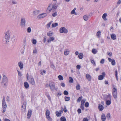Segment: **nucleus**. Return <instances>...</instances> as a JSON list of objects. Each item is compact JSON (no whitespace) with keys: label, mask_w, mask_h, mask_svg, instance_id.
<instances>
[{"label":"nucleus","mask_w":121,"mask_h":121,"mask_svg":"<svg viewBox=\"0 0 121 121\" xmlns=\"http://www.w3.org/2000/svg\"><path fill=\"white\" fill-rule=\"evenodd\" d=\"M76 67L77 69H80L81 68V66L80 65H78Z\"/></svg>","instance_id":"nucleus-64"},{"label":"nucleus","mask_w":121,"mask_h":121,"mask_svg":"<svg viewBox=\"0 0 121 121\" xmlns=\"http://www.w3.org/2000/svg\"><path fill=\"white\" fill-rule=\"evenodd\" d=\"M56 116L57 117H60L61 115V113L58 111H57L56 112Z\"/></svg>","instance_id":"nucleus-26"},{"label":"nucleus","mask_w":121,"mask_h":121,"mask_svg":"<svg viewBox=\"0 0 121 121\" xmlns=\"http://www.w3.org/2000/svg\"><path fill=\"white\" fill-rule=\"evenodd\" d=\"M6 101L8 102H9L10 101L9 97L8 96H7L6 98Z\"/></svg>","instance_id":"nucleus-60"},{"label":"nucleus","mask_w":121,"mask_h":121,"mask_svg":"<svg viewBox=\"0 0 121 121\" xmlns=\"http://www.w3.org/2000/svg\"><path fill=\"white\" fill-rule=\"evenodd\" d=\"M25 46L23 47V49L21 50V52L22 54H23L25 49Z\"/></svg>","instance_id":"nucleus-53"},{"label":"nucleus","mask_w":121,"mask_h":121,"mask_svg":"<svg viewBox=\"0 0 121 121\" xmlns=\"http://www.w3.org/2000/svg\"><path fill=\"white\" fill-rule=\"evenodd\" d=\"M107 54L110 56H111L112 55V53L111 52H107Z\"/></svg>","instance_id":"nucleus-54"},{"label":"nucleus","mask_w":121,"mask_h":121,"mask_svg":"<svg viewBox=\"0 0 121 121\" xmlns=\"http://www.w3.org/2000/svg\"><path fill=\"white\" fill-rule=\"evenodd\" d=\"M86 100L85 99H82V100L81 101V105H84V103H85V101H86Z\"/></svg>","instance_id":"nucleus-40"},{"label":"nucleus","mask_w":121,"mask_h":121,"mask_svg":"<svg viewBox=\"0 0 121 121\" xmlns=\"http://www.w3.org/2000/svg\"><path fill=\"white\" fill-rule=\"evenodd\" d=\"M26 102H24L23 105L22 106V107L25 110L26 108Z\"/></svg>","instance_id":"nucleus-23"},{"label":"nucleus","mask_w":121,"mask_h":121,"mask_svg":"<svg viewBox=\"0 0 121 121\" xmlns=\"http://www.w3.org/2000/svg\"><path fill=\"white\" fill-rule=\"evenodd\" d=\"M111 38L113 40H115L116 39V37L114 34H112L111 35Z\"/></svg>","instance_id":"nucleus-22"},{"label":"nucleus","mask_w":121,"mask_h":121,"mask_svg":"<svg viewBox=\"0 0 121 121\" xmlns=\"http://www.w3.org/2000/svg\"><path fill=\"white\" fill-rule=\"evenodd\" d=\"M63 111L65 112H66L67 111V110L66 109V107L65 106H64V108L63 109Z\"/></svg>","instance_id":"nucleus-56"},{"label":"nucleus","mask_w":121,"mask_h":121,"mask_svg":"<svg viewBox=\"0 0 121 121\" xmlns=\"http://www.w3.org/2000/svg\"><path fill=\"white\" fill-rule=\"evenodd\" d=\"M68 94V92L66 91H65L64 92V94L65 95H67Z\"/></svg>","instance_id":"nucleus-47"},{"label":"nucleus","mask_w":121,"mask_h":121,"mask_svg":"<svg viewBox=\"0 0 121 121\" xmlns=\"http://www.w3.org/2000/svg\"><path fill=\"white\" fill-rule=\"evenodd\" d=\"M46 118L49 121H51L52 120V118L50 117L49 115L50 114V112L48 109L46 110Z\"/></svg>","instance_id":"nucleus-4"},{"label":"nucleus","mask_w":121,"mask_h":121,"mask_svg":"<svg viewBox=\"0 0 121 121\" xmlns=\"http://www.w3.org/2000/svg\"><path fill=\"white\" fill-rule=\"evenodd\" d=\"M91 62L95 66L96 65L95 63L93 60H92L91 61Z\"/></svg>","instance_id":"nucleus-50"},{"label":"nucleus","mask_w":121,"mask_h":121,"mask_svg":"<svg viewBox=\"0 0 121 121\" xmlns=\"http://www.w3.org/2000/svg\"><path fill=\"white\" fill-rule=\"evenodd\" d=\"M2 82L4 83V86H7L8 84V80L6 76L3 75V77L2 79Z\"/></svg>","instance_id":"nucleus-3"},{"label":"nucleus","mask_w":121,"mask_h":121,"mask_svg":"<svg viewBox=\"0 0 121 121\" xmlns=\"http://www.w3.org/2000/svg\"><path fill=\"white\" fill-rule=\"evenodd\" d=\"M10 37V35L9 32L7 31L5 33L4 38L3 39V42L5 43H7V42H9Z\"/></svg>","instance_id":"nucleus-1"},{"label":"nucleus","mask_w":121,"mask_h":121,"mask_svg":"<svg viewBox=\"0 0 121 121\" xmlns=\"http://www.w3.org/2000/svg\"><path fill=\"white\" fill-rule=\"evenodd\" d=\"M60 120L62 121H66L65 117H61L60 118Z\"/></svg>","instance_id":"nucleus-31"},{"label":"nucleus","mask_w":121,"mask_h":121,"mask_svg":"<svg viewBox=\"0 0 121 121\" xmlns=\"http://www.w3.org/2000/svg\"><path fill=\"white\" fill-rule=\"evenodd\" d=\"M107 98V99H108L109 100H111V98L112 96L110 94H108L106 96Z\"/></svg>","instance_id":"nucleus-24"},{"label":"nucleus","mask_w":121,"mask_h":121,"mask_svg":"<svg viewBox=\"0 0 121 121\" xmlns=\"http://www.w3.org/2000/svg\"><path fill=\"white\" fill-rule=\"evenodd\" d=\"M64 98L65 99V101H69L70 99V98L69 97H68L66 96H65Z\"/></svg>","instance_id":"nucleus-35"},{"label":"nucleus","mask_w":121,"mask_h":121,"mask_svg":"<svg viewBox=\"0 0 121 121\" xmlns=\"http://www.w3.org/2000/svg\"><path fill=\"white\" fill-rule=\"evenodd\" d=\"M83 54L82 53H80L78 55V57L80 59H82L83 58Z\"/></svg>","instance_id":"nucleus-25"},{"label":"nucleus","mask_w":121,"mask_h":121,"mask_svg":"<svg viewBox=\"0 0 121 121\" xmlns=\"http://www.w3.org/2000/svg\"><path fill=\"white\" fill-rule=\"evenodd\" d=\"M101 118L102 120L103 121H105L106 119V117L105 115L104 114H102L101 116Z\"/></svg>","instance_id":"nucleus-17"},{"label":"nucleus","mask_w":121,"mask_h":121,"mask_svg":"<svg viewBox=\"0 0 121 121\" xmlns=\"http://www.w3.org/2000/svg\"><path fill=\"white\" fill-rule=\"evenodd\" d=\"M53 33H48L47 34V35L50 37L52 35Z\"/></svg>","instance_id":"nucleus-48"},{"label":"nucleus","mask_w":121,"mask_h":121,"mask_svg":"<svg viewBox=\"0 0 121 121\" xmlns=\"http://www.w3.org/2000/svg\"><path fill=\"white\" fill-rule=\"evenodd\" d=\"M105 72H103L102 73V75H100L98 76V79L99 80H102L105 77Z\"/></svg>","instance_id":"nucleus-9"},{"label":"nucleus","mask_w":121,"mask_h":121,"mask_svg":"<svg viewBox=\"0 0 121 121\" xmlns=\"http://www.w3.org/2000/svg\"><path fill=\"white\" fill-rule=\"evenodd\" d=\"M47 14L46 13H42L39 15L38 17V18L40 19L43 18L46 16Z\"/></svg>","instance_id":"nucleus-12"},{"label":"nucleus","mask_w":121,"mask_h":121,"mask_svg":"<svg viewBox=\"0 0 121 121\" xmlns=\"http://www.w3.org/2000/svg\"><path fill=\"white\" fill-rule=\"evenodd\" d=\"M39 10H36L33 11V14L34 15H37L39 14Z\"/></svg>","instance_id":"nucleus-21"},{"label":"nucleus","mask_w":121,"mask_h":121,"mask_svg":"<svg viewBox=\"0 0 121 121\" xmlns=\"http://www.w3.org/2000/svg\"><path fill=\"white\" fill-rule=\"evenodd\" d=\"M69 52L67 50H66L64 52V54L65 55H68L69 53Z\"/></svg>","instance_id":"nucleus-42"},{"label":"nucleus","mask_w":121,"mask_h":121,"mask_svg":"<svg viewBox=\"0 0 121 121\" xmlns=\"http://www.w3.org/2000/svg\"><path fill=\"white\" fill-rule=\"evenodd\" d=\"M77 111L79 113H81V110L79 108L78 109Z\"/></svg>","instance_id":"nucleus-62"},{"label":"nucleus","mask_w":121,"mask_h":121,"mask_svg":"<svg viewBox=\"0 0 121 121\" xmlns=\"http://www.w3.org/2000/svg\"><path fill=\"white\" fill-rule=\"evenodd\" d=\"M2 105L3 108H6L7 106L5 100V97L3 96L2 101Z\"/></svg>","instance_id":"nucleus-8"},{"label":"nucleus","mask_w":121,"mask_h":121,"mask_svg":"<svg viewBox=\"0 0 121 121\" xmlns=\"http://www.w3.org/2000/svg\"><path fill=\"white\" fill-rule=\"evenodd\" d=\"M26 18L24 17H22L21 18L20 26L22 28H24L26 26Z\"/></svg>","instance_id":"nucleus-2"},{"label":"nucleus","mask_w":121,"mask_h":121,"mask_svg":"<svg viewBox=\"0 0 121 121\" xmlns=\"http://www.w3.org/2000/svg\"><path fill=\"white\" fill-rule=\"evenodd\" d=\"M121 3V0H119L117 3V4L119 5Z\"/></svg>","instance_id":"nucleus-61"},{"label":"nucleus","mask_w":121,"mask_h":121,"mask_svg":"<svg viewBox=\"0 0 121 121\" xmlns=\"http://www.w3.org/2000/svg\"><path fill=\"white\" fill-rule=\"evenodd\" d=\"M115 73L116 77L117 76V70H116L115 72Z\"/></svg>","instance_id":"nucleus-59"},{"label":"nucleus","mask_w":121,"mask_h":121,"mask_svg":"<svg viewBox=\"0 0 121 121\" xmlns=\"http://www.w3.org/2000/svg\"><path fill=\"white\" fill-rule=\"evenodd\" d=\"M51 68L53 69H55V66L53 64H52L51 65Z\"/></svg>","instance_id":"nucleus-58"},{"label":"nucleus","mask_w":121,"mask_h":121,"mask_svg":"<svg viewBox=\"0 0 121 121\" xmlns=\"http://www.w3.org/2000/svg\"><path fill=\"white\" fill-rule=\"evenodd\" d=\"M58 26V23H53L52 24V27H55Z\"/></svg>","instance_id":"nucleus-32"},{"label":"nucleus","mask_w":121,"mask_h":121,"mask_svg":"<svg viewBox=\"0 0 121 121\" xmlns=\"http://www.w3.org/2000/svg\"><path fill=\"white\" fill-rule=\"evenodd\" d=\"M112 94L114 97L116 99L117 97V92L116 88L114 87L112 90Z\"/></svg>","instance_id":"nucleus-6"},{"label":"nucleus","mask_w":121,"mask_h":121,"mask_svg":"<svg viewBox=\"0 0 121 121\" xmlns=\"http://www.w3.org/2000/svg\"><path fill=\"white\" fill-rule=\"evenodd\" d=\"M24 86L25 88L26 89L28 88L29 87V84L27 82H24Z\"/></svg>","instance_id":"nucleus-18"},{"label":"nucleus","mask_w":121,"mask_h":121,"mask_svg":"<svg viewBox=\"0 0 121 121\" xmlns=\"http://www.w3.org/2000/svg\"><path fill=\"white\" fill-rule=\"evenodd\" d=\"M52 8H51L49 9V12H50L52 10H53L56 9L57 7V6L56 4H52Z\"/></svg>","instance_id":"nucleus-10"},{"label":"nucleus","mask_w":121,"mask_h":121,"mask_svg":"<svg viewBox=\"0 0 121 121\" xmlns=\"http://www.w3.org/2000/svg\"><path fill=\"white\" fill-rule=\"evenodd\" d=\"M82 96L79 97L77 99V101L78 102H79L81 101V99H82Z\"/></svg>","instance_id":"nucleus-38"},{"label":"nucleus","mask_w":121,"mask_h":121,"mask_svg":"<svg viewBox=\"0 0 121 121\" xmlns=\"http://www.w3.org/2000/svg\"><path fill=\"white\" fill-rule=\"evenodd\" d=\"M31 31V29L30 27H29L27 29V31L28 32L30 33Z\"/></svg>","instance_id":"nucleus-44"},{"label":"nucleus","mask_w":121,"mask_h":121,"mask_svg":"<svg viewBox=\"0 0 121 121\" xmlns=\"http://www.w3.org/2000/svg\"><path fill=\"white\" fill-rule=\"evenodd\" d=\"M89 105V103L87 102H86L85 104V107L86 108H87L88 107Z\"/></svg>","instance_id":"nucleus-45"},{"label":"nucleus","mask_w":121,"mask_h":121,"mask_svg":"<svg viewBox=\"0 0 121 121\" xmlns=\"http://www.w3.org/2000/svg\"><path fill=\"white\" fill-rule=\"evenodd\" d=\"M60 32L61 33H64L67 34L68 32V31L65 27H61L60 29Z\"/></svg>","instance_id":"nucleus-7"},{"label":"nucleus","mask_w":121,"mask_h":121,"mask_svg":"<svg viewBox=\"0 0 121 121\" xmlns=\"http://www.w3.org/2000/svg\"><path fill=\"white\" fill-rule=\"evenodd\" d=\"M80 108L82 110H84V105L81 104V106L80 107Z\"/></svg>","instance_id":"nucleus-57"},{"label":"nucleus","mask_w":121,"mask_h":121,"mask_svg":"<svg viewBox=\"0 0 121 121\" xmlns=\"http://www.w3.org/2000/svg\"><path fill=\"white\" fill-rule=\"evenodd\" d=\"M12 3L13 4H17V2L15 0H12Z\"/></svg>","instance_id":"nucleus-46"},{"label":"nucleus","mask_w":121,"mask_h":121,"mask_svg":"<svg viewBox=\"0 0 121 121\" xmlns=\"http://www.w3.org/2000/svg\"><path fill=\"white\" fill-rule=\"evenodd\" d=\"M97 35L98 37H100V36L101 35V32L100 31H99L97 33Z\"/></svg>","instance_id":"nucleus-37"},{"label":"nucleus","mask_w":121,"mask_h":121,"mask_svg":"<svg viewBox=\"0 0 121 121\" xmlns=\"http://www.w3.org/2000/svg\"><path fill=\"white\" fill-rule=\"evenodd\" d=\"M32 111L30 109H29L28 110V112L27 114V118L28 119H29L31 116Z\"/></svg>","instance_id":"nucleus-11"},{"label":"nucleus","mask_w":121,"mask_h":121,"mask_svg":"<svg viewBox=\"0 0 121 121\" xmlns=\"http://www.w3.org/2000/svg\"><path fill=\"white\" fill-rule=\"evenodd\" d=\"M107 14L106 13H104L103 15L102 16V18L104 19V21H106L107 20L106 18V17L107 16Z\"/></svg>","instance_id":"nucleus-19"},{"label":"nucleus","mask_w":121,"mask_h":121,"mask_svg":"<svg viewBox=\"0 0 121 121\" xmlns=\"http://www.w3.org/2000/svg\"><path fill=\"white\" fill-rule=\"evenodd\" d=\"M86 77L89 81H91V77L90 75L88 74L87 73L86 75Z\"/></svg>","instance_id":"nucleus-16"},{"label":"nucleus","mask_w":121,"mask_h":121,"mask_svg":"<svg viewBox=\"0 0 121 121\" xmlns=\"http://www.w3.org/2000/svg\"><path fill=\"white\" fill-rule=\"evenodd\" d=\"M49 86L50 88L52 91H54L55 90L56 91H57L58 89L57 88H55L54 84L53 82H51L49 84Z\"/></svg>","instance_id":"nucleus-5"},{"label":"nucleus","mask_w":121,"mask_h":121,"mask_svg":"<svg viewBox=\"0 0 121 121\" xmlns=\"http://www.w3.org/2000/svg\"><path fill=\"white\" fill-rule=\"evenodd\" d=\"M104 59H102L100 62V63L102 64H103L104 63Z\"/></svg>","instance_id":"nucleus-52"},{"label":"nucleus","mask_w":121,"mask_h":121,"mask_svg":"<svg viewBox=\"0 0 121 121\" xmlns=\"http://www.w3.org/2000/svg\"><path fill=\"white\" fill-rule=\"evenodd\" d=\"M111 63L112 65H115L116 64V62L115 60L114 59L112 60Z\"/></svg>","instance_id":"nucleus-34"},{"label":"nucleus","mask_w":121,"mask_h":121,"mask_svg":"<svg viewBox=\"0 0 121 121\" xmlns=\"http://www.w3.org/2000/svg\"><path fill=\"white\" fill-rule=\"evenodd\" d=\"M36 41L35 39H34L33 40L32 43L33 44H36Z\"/></svg>","instance_id":"nucleus-51"},{"label":"nucleus","mask_w":121,"mask_h":121,"mask_svg":"<svg viewBox=\"0 0 121 121\" xmlns=\"http://www.w3.org/2000/svg\"><path fill=\"white\" fill-rule=\"evenodd\" d=\"M54 39V38L53 37H50L47 40L48 43H50L51 41H52Z\"/></svg>","instance_id":"nucleus-20"},{"label":"nucleus","mask_w":121,"mask_h":121,"mask_svg":"<svg viewBox=\"0 0 121 121\" xmlns=\"http://www.w3.org/2000/svg\"><path fill=\"white\" fill-rule=\"evenodd\" d=\"M92 52L94 54H96L97 52V51L96 49L93 48L92 50Z\"/></svg>","instance_id":"nucleus-27"},{"label":"nucleus","mask_w":121,"mask_h":121,"mask_svg":"<svg viewBox=\"0 0 121 121\" xmlns=\"http://www.w3.org/2000/svg\"><path fill=\"white\" fill-rule=\"evenodd\" d=\"M52 3H50L49 4V6H48V8H47V9L49 10V9H51V8L50 9V8H51V7H52Z\"/></svg>","instance_id":"nucleus-39"},{"label":"nucleus","mask_w":121,"mask_h":121,"mask_svg":"<svg viewBox=\"0 0 121 121\" xmlns=\"http://www.w3.org/2000/svg\"><path fill=\"white\" fill-rule=\"evenodd\" d=\"M76 8H74L71 12V14H74L75 12V10H76Z\"/></svg>","instance_id":"nucleus-41"},{"label":"nucleus","mask_w":121,"mask_h":121,"mask_svg":"<svg viewBox=\"0 0 121 121\" xmlns=\"http://www.w3.org/2000/svg\"><path fill=\"white\" fill-rule=\"evenodd\" d=\"M58 77L59 78V79L60 80H63V76L60 75H59L58 76Z\"/></svg>","instance_id":"nucleus-33"},{"label":"nucleus","mask_w":121,"mask_h":121,"mask_svg":"<svg viewBox=\"0 0 121 121\" xmlns=\"http://www.w3.org/2000/svg\"><path fill=\"white\" fill-rule=\"evenodd\" d=\"M17 71L18 73V75L19 76H20L21 77L22 76V74L18 70H17Z\"/></svg>","instance_id":"nucleus-55"},{"label":"nucleus","mask_w":121,"mask_h":121,"mask_svg":"<svg viewBox=\"0 0 121 121\" xmlns=\"http://www.w3.org/2000/svg\"><path fill=\"white\" fill-rule=\"evenodd\" d=\"M18 65L20 69H22L23 68V63L22 61H20L18 62Z\"/></svg>","instance_id":"nucleus-14"},{"label":"nucleus","mask_w":121,"mask_h":121,"mask_svg":"<svg viewBox=\"0 0 121 121\" xmlns=\"http://www.w3.org/2000/svg\"><path fill=\"white\" fill-rule=\"evenodd\" d=\"M80 85L79 84H78L76 87V89L77 90H79L80 89Z\"/></svg>","instance_id":"nucleus-43"},{"label":"nucleus","mask_w":121,"mask_h":121,"mask_svg":"<svg viewBox=\"0 0 121 121\" xmlns=\"http://www.w3.org/2000/svg\"><path fill=\"white\" fill-rule=\"evenodd\" d=\"M69 82L70 83H72L73 81V78L71 77H69Z\"/></svg>","instance_id":"nucleus-36"},{"label":"nucleus","mask_w":121,"mask_h":121,"mask_svg":"<svg viewBox=\"0 0 121 121\" xmlns=\"http://www.w3.org/2000/svg\"><path fill=\"white\" fill-rule=\"evenodd\" d=\"M111 117V115L110 113H108L107 114L106 116V117L107 119L108 120H109L110 119Z\"/></svg>","instance_id":"nucleus-30"},{"label":"nucleus","mask_w":121,"mask_h":121,"mask_svg":"<svg viewBox=\"0 0 121 121\" xmlns=\"http://www.w3.org/2000/svg\"><path fill=\"white\" fill-rule=\"evenodd\" d=\"M57 15V12H55L54 13H53L52 14V16L53 17H55Z\"/></svg>","instance_id":"nucleus-49"},{"label":"nucleus","mask_w":121,"mask_h":121,"mask_svg":"<svg viewBox=\"0 0 121 121\" xmlns=\"http://www.w3.org/2000/svg\"><path fill=\"white\" fill-rule=\"evenodd\" d=\"M98 108L99 110L100 111L103 110L104 108V106L100 104H99Z\"/></svg>","instance_id":"nucleus-15"},{"label":"nucleus","mask_w":121,"mask_h":121,"mask_svg":"<svg viewBox=\"0 0 121 121\" xmlns=\"http://www.w3.org/2000/svg\"><path fill=\"white\" fill-rule=\"evenodd\" d=\"M29 82L31 84L33 85H35V82L33 78L32 77L30 78Z\"/></svg>","instance_id":"nucleus-13"},{"label":"nucleus","mask_w":121,"mask_h":121,"mask_svg":"<svg viewBox=\"0 0 121 121\" xmlns=\"http://www.w3.org/2000/svg\"><path fill=\"white\" fill-rule=\"evenodd\" d=\"M111 104V100H107L106 102V104L108 105H109Z\"/></svg>","instance_id":"nucleus-29"},{"label":"nucleus","mask_w":121,"mask_h":121,"mask_svg":"<svg viewBox=\"0 0 121 121\" xmlns=\"http://www.w3.org/2000/svg\"><path fill=\"white\" fill-rule=\"evenodd\" d=\"M84 20L85 21H87L88 19V17L86 15H84L83 17Z\"/></svg>","instance_id":"nucleus-28"},{"label":"nucleus","mask_w":121,"mask_h":121,"mask_svg":"<svg viewBox=\"0 0 121 121\" xmlns=\"http://www.w3.org/2000/svg\"><path fill=\"white\" fill-rule=\"evenodd\" d=\"M46 36H44L43 37V42L45 43L46 41Z\"/></svg>","instance_id":"nucleus-63"}]
</instances>
